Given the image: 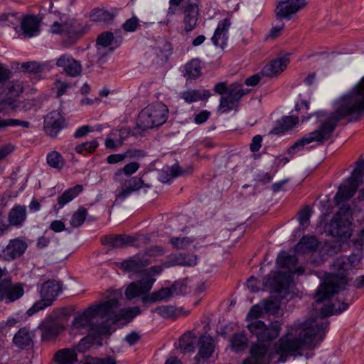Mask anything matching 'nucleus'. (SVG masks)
Segmentation results:
<instances>
[{
	"label": "nucleus",
	"mask_w": 364,
	"mask_h": 364,
	"mask_svg": "<svg viewBox=\"0 0 364 364\" xmlns=\"http://www.w3.org/2000/svg\"><path fill=\"white\" fill-rule=\"evenodd\" d=\"M335 111L331 114L325 110H318L304 115L309 110V102L302 100L300 102L296 103L295 110L301 111L300 118L302 122L315 117L316 122L320 124L317 129L306 134L292 144L289 149V154H294L300 147H304L311 142L323 144L331 138L339 121L353 114L364 113V76L353 87L350 92L335 102Z\"/></svg>",
	"instance_id": "f257e3e1"
},
{
	"label": "nucleus",
	"mask_w": 364,
	"mask_h": 364,
	"mask_svg": "<svg viewBox=\"0 0 364 364\" xmlns=\"http://www.w3.org/2000/svg\"><path fill=\"white\" fill-rule=\"evenodd\" d=\"M329 322L323 318H310L295 323L287 333L277 342L278 353H294L316 347L326 336Z\"/></svg>",
	"instance_id": "f03ea898"
},
{
	"label": "nucleus",
	"mask_w": 364,
	"mask_h": 364,
	"mask_svg": "<svg viewBox=\"0 0 364 364\" xmlns=\"http://www.w3.org/2000/svg\"><path fill=\"white\" fill-rule=\"evenodd\" d=\"M358 264V259L355 254L336 257L331 265L333 273L326 275L324 282L316 290V302L321 304L330 300L334 294L344 290L348 282L347 272Z\"/></svg>",
	"instance_id": "7ed1b4c3"
},
{
	"label": "nucleus",
	"mask_w": 364,
	"mask_h": 364,
	"mask_svg": "<svg viewBox=\"0 0 364 364\" xmlns=\"http://www.w3.org/2000/svg\"><path fill=\"white\" fill-rule=\"evenodd\" d=\"M168 107L161 102L148 105L141 110L138 116V125L142 129L158 127L168 119Z\"/></svg>",
	"instance_id": "20e7f679"
},
{
	"label": "nucleus",
	"mask_w": 364,
	"mask_h": 364,
	"mask_svg": "<svg viewBox=\"0 0 364 364\" xmlns=\"http://www.w3.org/2000/svg\"><path fill=\"white\" fill-rule=\"evenodd\" d=\"M364 176V156L361 155L355 163V167L347 178L338 186L337 193L334 196L336 203L350 200L356 193Z\"/></svg>",
	"instance_id": "39448f33"
},
{
	"label": "nucleus",
	"mask_w": 364,
	"mask_h": 364,
	"mask_svg": "<svg viewBox=\"0 0 364 364\" xmlns=\"http://www.w3.org/2000/svg\"><path fill=\"white\" fill-rule=\"evenodd\" d=\"M328 234L340 242H346L353 235L352 215L349 208L342 207L328 225Z\"/></svg>",
	"instance_id": "423d86ee"
},
{
	"label": "nucleus",
	"mask_w": 364,
	"mask_h": 364,
	"mask_svg": "<svg viewBox=\"0 0 364 364\" xmlns=\"http://www.w3.org/2000/svg\"><path fill=\"white\" fill-rule=\"evenodd\" d=\"M61 293V287L55 280H48L43 283L40 289L41 299L36 301L33 306L28 309L26 314L33 316L38 311L45 309L53 305L54 301Z\"/></svg>",
	"instance_id": "0eeeda50"
},
{
	"label": "nucleus",
	"mask_w": 364,
	"mask_h": 364,
	"mask_svg": "<svg viewBox=\"0 0 364 364\" xmlns=\"http://www.w3.org/2000/svg\"><path fill=\"white\" fill-rule=\"evenodd\" d=\"M247 329L252 336L257 338L261 342H271L276 339L281 331V324L279 321H274L267 326L261 320H255L250 322Z\"/></svg>",
	"instance_id": "6e6552de"
},
{
	"label": "nucleus",
	"mask_w": 364,
	"mask_h": 364,
	"mask_svg": "<svg viewBox=\"0 0 364 364\" xmlns=\"http://www.w3.org/2000/svg\"><path fill=\"white\" fill-rule=\"evenodd\" d=\"M292 279L293 277L288 272H272L264 279L263 285L272 293H286L289 291Z\"/></svg>",
	"instance_id": "1a4fd4ad"
},
{
	"label": "nucleus",
	"mask_w": 364,
	"mask_h": 364,
	"mask_svg": "<svg viewBox=\"0 0 364 364\" xmlns=\"http://www.w3.org/2000/svg\"><path fill=\"white\" fill-rule=\"evenodd\" d=\"M249 90L243 88V85L238 82H234L229 85V89L225 96L220 100L219 109L223 113L229 112L238 107L241 98L248 93Z\"/></svg>",
	"instance_id": "9d476101"
},
{
	"label": "nucleus",
	"mask_w": 364,
	"mask_h": 364,
	"mask_svg": "<svg viewBox=\"0 0 364 364\" xmlns=\"http://www.w3.org/2000/svg\"><path fill=\"white\" fill-rule=\"evenodd\" d=\"M24 287L23 283H14L11 278L1 279L0 281V301L11 304L18 301L24 294Z\"/></svg>",
	"instance_id": "9b49d317"
},
{
	"label": "nucleus",
	"mask_w": 364,
	"mask_h": 364,
	"mask_svg": "<svg viewBox=\"0 0 364 364\" xmlns=\"http://www.w3.org/2000/svg\"><path fill=\"white\" fill-rule=\"evenodd\" d=\"M50 32L60 34L71 43H74L83 34L84 29L77 21L70 20L63 23L55 21L50 26Z\"/></svg>",
	"instance_id": "f8f14e48"
},
{
	"label": "nucleus",
	"mask_w": 364,
	"mask_h": 364,
	"mask_svg": "<svg viewBox=\"0 0 364 364\" xmlns=\"http://www.w3.org/2000/svg\"><path fill=\"white\" fill-rule=\"evenodd\" d=\"M43 127L48 136L55 137L66 127L65 119L59 111L53 110L44 117Z\"/></svg>",
	"instance_id": "ddd939ff"
},
{
	"label": "nucleus",
	"mask_w": 364,
	"mask_h": 364,
	"mask_svg": "<svg viewBox=\"0 0 364 364\" xmlns=\"http://www.w3.org/2000/svg\"><path fill=\"white\" fill-rule=\"evenodd\" d=\"M38 328L41 331V340L47 342L55 340L63 330L59 321L52 317L46 318Z\"/></svg>",
	"instance_id": "4468645a"
},
{
	"label": "nucleus",
	"mask_w": 364,
	"mask_h": 364,
	"mask_svg": "<svg viewBox=\"0 0 364 364\" xmlns=\"http://www.w3.org/2000/svg\"><path fill=\"white\" fill-rule=\"evenodd\" d=\"M27 243L19 238L11 240L0 253V257L5 261H11L20 257L27 249Z\"/></svg>",
	"instance_id": "2eb2a0df"
},
{
	"label": "nucleus",
	"mask_w": 364,
	"mask_h": 364,
	"mask_svg": "<svg viewBox=\"0 0 364 364\" xmlns=\"http://www.w3.org/2000/svg\"><path fill=\"white\" fill-rule=\"evenodd\" d=\"M306 5V0H285L277 6V18L290 19L293 14L298 12Z\"/></svg>",
	"instance_id": "dca6fc26"
},
{
	"label": "nucleus",
	"mask_w": 364,
	"mask_h": 364,
	"mask_svg": "<svg viewBox=\"0 0 364 364\" xmlns=\"http://www.w3.org/2000/svg\"><path fill=\"white\" fill-rule=\"evenodd\" d=\"M155 279H143L129 284L125 290V296L128 299H132L146 294L152 288Z\"/></svg>",
	"instance_id": "f3484780"
},
{
	"label": "nucleus",
	"mask_w": 364,
	"mask_h": 364,
	"mask_svg": "<svg viewBox=\"0 0 364 364\" xmlns=\"http://www.w3.org/2000/svg\"><path fill=\"white\" fill-rule=\"evenodd\" d=\"M230 25V20L228 18H225L218 23L217 27L211 38V41L215 47L223 49L227 46L228 31Z\"/></svg>",
	"instance_id": "a211bd4d"
},
{
	"label": "nucleus",
	"mask_w": 364,
	"mask_h": 364,
	"mask_svg": "<svg viewBox=\"0 0 364 364\" xmlns=\"http://www.w3.org/2000/svg\"><path fill=\"white\" fill-rule=\"evenodd\" d=\"M150 263V258H146V255H141V253H139L128 259L123 260L120 263L119 267L124 272L137 273Z\"/></svg>",
	"instance_id": "6ab92c4d"
},
{
	"label": "nucleus",
	"mask_w": 364,
	"mask_h": 364,
	"mask_svg": "<svg viewBox=\"0 0 364 364\" xmlns=\"http://www.w3.org/2000/svg\"><path fill=\"white\" fill-rule=\"evenodd\" d=\"M119 306V302L115 299H109L103 303L90 306L92 309V313L96 316L100 318H107V321L112 322V317L116 314V309Z\"/></svg>",
	"instance_id": "aec40b11"
},
{
	"label": "nucleus",
	"mask_w": 364,
	"mask_h": 364,
	"mask_svg": "<svg viewBox=\"0 0 364 364\" xmlns=\"http://www.w3.org/2000/svg\"><path fill=\"white\" fill-rule=\"evenodd\" d=\"M289 54L279 56L266 65L262 70L264 76L273 77L282 73L290 62Z\"/></svg>",
	"instance_id": "412c9836"
},
{
	"label": "nucleus",
	"mask_w": 364,
	"mask_h": 364,
	"mask_svg": "<svg viewBox=\"0 0 364 364\" xmlns=\"http://www.w3.org/2000/svg\"><path fill=\"white\" fill-rule=\"evenodd\" d=\"M21 30L25 38H32L40 33L41 21L33 14L24 15L21 17Z\"/></svg>",
	"instance_id": "4be33fe9"
},
{
	"label": "nucleus",
	"mask_w": 364,
	"mask_h": 364,
	"mask_svg": "<svg viewBox=\"0 0 364 364\" xmlns=\"http://www.w3.org/2000/svg\"><path fill=\"white\" fill-rule=\"evenodd\" d=\"M142 187L151 188V186L146 184L141 178L134 176L125 180L121 186L117 198L124 200L132 193L139 191Z\"/></svg>",
	"instance_id": "5701e85b"
},
{
	"label": "nucleus",
	"mask_w": 364,
	"mask_h": 364,
	"mask_svg": "<svg viewBox=\"0 0 364 364\" xmlns=\"http://www.w3.org/2000/svg\"><path fill=\"white\" fill-rule=\"evenodd\" d=\"M183 23L184 31L191 32L196 27L198 16L199 8L198 5L193 2H187L183 9Z\"/></svg>",
	"instance_id": "b1692460"
},
{
	"label": "nucleus",
	"mask_w": 364,
	"mask_h": 364,
	"mask_svg": "<svg viewBox=\"0 0 364 364\" xmlns=\"http://www.w3.org/2000/svg\"><path fill=\"white\" fill-rule=\"evenodd\" d=\"M56 65L63 68L65 73L70 77H77L82 72L80 63L68 54L62 55L57 60Z\"/></svg>",
	"instance_id": "393cba45"
},
{
	"label": "nucleus",
	"mask_w": 364,
	"mask_h": 364,
	"mask_svg": "<svg viewBox=\"0 0 364 364\" xmlns=\"http://www.w3.org/2000/svg\"><path fill=\"white\" fill-rule=\"evenodd\" d=\"M95 318L92 309L89 306L82 312L78 313L74 317L72 326L77 330L92 331L93 329V318Z\"/></svg>",
	"instance_id": "a878e982"
},
{
	"label": "nucleus",
	"mask_w": 364,
	"mask_h": 364,
	"mask_svg": "<svg viewBox=\"0 0 364 364\" xmlns=\"http://www.w3.org/2000/svg\"><path fill=\"white\" fill-rule=\"evenodd\" d=\"M34 337V331L29 330L26 327L21 328L15 333L13 343L18 348L26 349L33 346Z\"/></svg>",
	"instance_id": "bb28decb"
},
{
	"label": "nucleus",
	"mask_w": 364,
	"mask_h": 364,
	"mask_svg": "<svg viewBox=\"0 0 364 364\" xmlns=\"http://www.w3.org/2000/svg\"><path fill=\"white\" fill-rule=\"evenodd\" d=\"M134 241L135 238L125 234L107 235L102 239V244L112 248H120L132 245Z\"/></svg>",
	"instance_id": "cd10ccee"
},
{
	"label": "nucleus",
	"mask_w": 364,
	"mask_h": 364,
	"mask_svg": "<svg viewBox=\"0 0 364 364\" xmlns=\"http://www.w3.org/2000/svg\"><path fill=\"white\" fill-rule=\"evenodd\" d=\"M181 290H178L177 284H173L170 287H163L159 291L152 292L149 296L143 297V301H149L154 303L156 301H161L166 300L170 298L173 294H180Z\"/></svg>",
	"instance_id": "c85d7f7f"
},
{
	"label": "nucleus",
	"mask_w": 364,
	"mask_h": 364,
	"mask_svg": "<svg viewBox=\"0 0 364 364\" xmlns=\"http://www.w3.org/2000/svg\"><path fill=\"white\" fill-rule=\"evenodd\" d=\"M198 352L195 357L196 360H198L199 358L206 359L213 355L215 346L214 341L211 336L206 335L200 336L198 339Z\"/></svg>",
	"instance_id": "c756f323"
},
{
	"label": "nucleus",
	"mask_w": 364,
	"mask_h": 364,
	"mask_svg": "<svg viewBox=\"0 0 364 364\" xmlns=\"http://www.w3.org/2000/svg\"><path fill=\"white\" fill-rule=\"evenodd\" d=\"M26 206L16 205L10 210L8 215V220L11 226L21 228L26 221Z\"/></svg>",
	"instance_id": "7c9ffc66"
},
{
	"label": "nucleus",
	"mask_w": 364,
	"mask_h": 364,
	"mask_svg": "<svg viewBox=\"0 0 364 364\" xmlns=\"http://www.w3.org/2000/svg\"><path fill=\"white\" fill-rule=\"evenodd\" d=\"M299 122L298 116H285L277 122L270 134L279 135L292 129Z\"/></svg>",
	"instance_id": "2f4dec72"
},
{
	"label": "nucleus",
	"mask_w": 364,
	"mask_h": 364,
	"mask_svg": "<svg viewBox=\"0 0 364 364\" xmlns=\"http://www.w3.org/2000/svg\"><path fill=\"white\" fill-rule=\"evenodd\" d=\"M348 303L339 301L333 304H325L320 309V315L322 317H328L333 314H340L348 309Z\"/></svg>",
	"instance_id": "473e14b6"
},
{
	"label": "nucleus",
	"mask_w": 364,
	"mask_h": 364,
	"mask_svg": "<svg viewBox=\"0 0 364 364\" xmlns=\"http://www.w3.org/2000/svg\"><path fill=\"white\" fill-rule=\"evenodd\" d=\"M141 310L139 306L124 308L119 311L114 315L112 318V323L115 324L118 322L124 320L127 322L131 321L135 316L139 315Z\"/></svg>",
	"instance_id": "72a5a7b5"
},
{
	"label": "nucleus",
	"mask_w": 364,
	"mask_h": 364,
	"mask_svg": "<svg viewBox=\"0 0 364 364\" xmlns=\"http://www.w3.org/2000/svg\"><path fill=\"white\" fill-rule=\"evenodd\" d=\"M210 97V93L206 90L203 92L198 90H188L181 93V97L188 104L197 101H207Z\"/></svg>",
	"instance_id": "f704fd0d"
},
{
	"label": "nucleus",
	"mask_w": 364,
	"mask_h": 364,
	"mask_svg": "<svg viewBox=\"0 0 364 364\" xmlns=\"http://www.w3.org/2000/svg\"><path fill=\"white\" fill-rule=\"evenodd\" d=\"M248 345V338L245 332L233 333L230 338V348L235 352L240 353L244 351Z\"/></svg>",
	"instance_id": "c9c22d12"
},
{
	"label": "nucleus",
	"mask_w": 364,
	"mask_h": 364,
	"mask_svg": "<svg viewBox=\"0 0 364 364\" xmlns=\"http://www.w3.org/2000/svg\"><path fill=\"white\" fill-rule=\"evenodd\" d=\"M55 360L58 364H75L77 360L76 350L73 348L60 350L55 355Z\"/></svg>",
	"instance_id": "e433bc0d"
},
{
	"label": "nucleus",
	"mask_w": 364,
	"mask_h": 364,
	"mask_svg": "<svg viewBox=\"0 0 364 364\" xmlns=\"http://www.w3.org/2000/svg\"><path fill=\"white\" fill-rule=\"evenodd\" d=\"M82 191H83V186L80 184L75 185V186L70 188L68 190L65 191L58 198V203L59 205L58 208H62L64 205H65L69 202L73 200L80 193H82Z\"/></svg>",
	"instance_id": "4c0bfd02"
},
{
	"label": "nucleus",
	"mask_w": 364,
	"mask_h": 364,
	"mask_svg": "<svg viewBox=\"0 0 364 364\" xmlns=\"http://www.w3.org/2000/svg\"><path fill=\"white\" fill-rule=\"evenodd\" d=\"M318 242L314 236H304L296 245V251L299 253L306 254L316 250Z\"/></svg>",
	"instance_id": "58836bf2"
},
{
	"label": "nucleus",
	"mask_w": 364,
	"mask_h": 364,
	"mask_svg": "<svg viewBox=\"0 0 364 364\" xmlns=\"http://www.w3.org/2000/svg\"><path fill=\"white\" fill-rule=\"evenodd\" d=\"M298 264V258L296 255H289L285 251L279 253L277 258V264L281 268L292 269Z\"/></svg>",
	"instance_id": "ea45409f"
},
{
	"label": "nucleus",
	"mask_w": 364,
	"mask_h": 364,
	"mask_svg": "<svg viewBox=\"0 0 364 364\" xmlns=\"http://www.w3.org/2000/svg\"><path fill=\"white\" fill-rule=\"evenodd\" d=\"M195 336L188 331L181 336L179 339V348L183 353L195 351Z\"/></svg>",
	"instance_id": "a19ab883"
},
{
	"label": "nucleus",
	"mask_w": 364,
	"mask_h": 364,
	"mask_svg": "<svg viewBox=\"0 0 364 364\" xmlns=\"http://www.w3.org/2000/svg\"><path fill=\"white\" fill-rule=\"evenodd\" d=\"M19 13H6L0 16V25L1 26H13L15 30L21 21Z\"/></svg>",
	"instance_id": "79ce46f5"
},
{
	"label": "nucleus",
	"mask_w": 364,
	"mask_h": 364,
	"mask_svg": "<svg viewBox=\"0 0 364 364\" xmlns=\"http://www.w3.org/2000/svg\"><path fill=\"white\" fill-rule=\"evenodd\" d=\"M98 146H99L98 141L97 139H93L90 141H86V142H83L82 144H77L75 146V150L77 154L86 156L87 154H94Z\"/></svg>",
	"instance_id": "37998d69"
},
{
	"label": "nucleus",
	"mask_w": 364,
	"mask_h": 364,
	"mask_svg": "<svg viewBox=\"0 0 364 364\" xmlns=\"http://www.w3.org/2000/svg\"><path fill=\"white\" fill-rule=\"evenodd\" d=\"M173 266H194L197 263V258L196 256H188L185 254H179L175 255L171 260Z\"/></svg>",
	"instance_id": "c03bdc74"
},
{
	"label": "nucleus",
	"mask_w": 364,
	"mask_h": 364,
	"mask_svg": "<svg viewBox=\"0 0 364 364\" xmlns=\"http://www.w3.org/2000/svg\"><path fill=\"white\" fill-rule=\"evenodd\" d=\"M186 75L191 79H196L201 75L200 63L197 59L188 62L185 67Z\"/></svg>",
	"instance_id": "a18cd8bd"
},
{
	"label": "nucleus",
	"mask_w": 364,
	"mask_h": 364,
	"mask_svg": "<svg viewBox=\"0 0 364 364\" xmlns=\"http://www.w3.org/2000/svg\"><path fill=\"white\" fill-rule=\"evenodd\" d=\"M154 312L165 318H176L180 314L179 310L172 305H163L157 306Z\"/></svg>",
	"instance_id": "49530a36"
},
{
	"label": "nucleus",
	"mask_w": 364,
	"mask_h": 364,
	"mask_svg": "<svg viewBox=\"0 0 364 364\" xmlns=\"http://www.w3.org/2000/svg\"><path fill=\"white\" fill-rule=\"evenodd\" d=\"M48 164L54 168L61 170L64 166L65 161L61 154L55 151L48 154L46 157Z\"/></svg>",
	"instance_id": "de8ad7c7"
},
{
	"label": "nucleus",
	"mask_w": 364,
	"mask_h": 364,
	"mask_svg": "<svg viewBox=\"0 0 364 364\" xmlns=\"http://www.w3.org/2000/svg\"><path fill=\"white\" fill-rule=\"evenodd\" d=\"M268 348L264 344L259 343H255L252 345L250 353L251 355L252 359L253 360H259L261 361L267 354Z\"/></svg>",
	"instance_id": "09e8293b"
},
{
	"label": "nucleus",
	"mask_w": 364,
	"mask_h": 364,
	"mask_svg": "<svg viewBox=\"0 0 364 364\" xmlns=\"http://www.w3.org/2000/svg\"><path fill=\"white\" fill-rule=\"evenodd\" d=\"M87 210L85 208L81 207L75 211L71 217L70 224L73 228L81 226L85 220Z\"/></svg>",
	"instance_id": "8fccbe9b"
},
{
	"label": "nucleus",
	"mask_w": 364,
	"mask_h": 364,
	"mask_svg": "<svg viewBox=\"0 0 364 364\" xmlns=\"http://www.w3.org/2000/svg\"><path fill=\"white\" fill-rule=\"evenodd\" d=\"M18 126H21L23 128H28L30 127V122L18 119H4L0 117V130H5L8 127Z\"/></svg>",
	"instance_id": "3c124183"
},
{
	"label": "nucleus",
	"mask_w": 364,
	"mask_h": 364,
	"mask_svg": "<svg viewBox=\"0 0 364 364\" xmlns=\"http://www.w3.org/2000/svg\"><path fill=\"white\" fill-rule=\"evenodd\" d=\"M139 164L137 162H131L126 164L122 168L119 169L114 176V178L115 181L119 180V176L122 174H124L126 176H130L134 173H136L139 168Z\"/></svg>",
	"instance_id": "603ef678"
},
{
	"label": "nucleus",
	"mask_w": 364,
	"mask_h": 364,
	"mask_svg": "<svg viewBox=\"0 0 364 364\" xmlns=\"http://www.w3.org/2000/svg\"><path fill=\"white\" fill-rule=\"evenodd\" d=\"M95 342V336L89 335L82 338L73 349L76 350V353H85L91 348Z\"/></svg>",
	"instance_id": "864d4df0"
},
{
	"label": "nucleus",
	"mask_w": 364,
	"mask_h": 364,
	"mask_svg": "<svg viewBox=\"0 0 364 364\" xmlns=\"http://www.w3.org/2000/svg\"><path fill=\"white\" fill-rule=\"evenodd\" d=\"M181 174H183V171L180 166L177 164H173L171 167L168 168L167 172L166 173H164L161 175V181L168 182L173 178L179 176Z\"/></svg>",
	"instance_id": "5fc2aeb1"
},
{
	"label": "nucleus",
	"mask_w": 364,
	"mask_h": 364,
	"mask_svg": "<svg viewBox=\"0 0 364 364\" xmlns=\"http://www.w3.org/2000/svg\"><path fill=\"white\" fill-rule=\"evenodd\" d=\"M194 242L193 237H172L170 239V243L174 248L184 249Z\"/></svg>",
	"instance_id": "6e6d98bb"
},
{
	"label": "nucleus",
	"mask_w": 364,
	"mask_h": 364,
	"mask_svg": "<svg viewBox=\"0 0 364 364\" xmlns=\"http://www.w3.org/2000/svg\"><path fill=\"white\" fill-rule=\"evenodd\" d=\"M43 65L36 61H28L21 65L20 69L30 73L38 74L43 71Z\"/></svg>",
	"instance_id": "4d7b16f0"
},
{
	"label": "nucleus",
	"mask_w": 364,
	"mask_h": 364,
	"mask_svg": "<svg viewBox=\"0 0 364 364\" xmlns=\"http://www.w3.org/2000/svg\"><path fill=\"white\" fill-rule=\"evenodd\" d=\"M23 92L22 82L19 80H13L9 82L7 87V95L14 97H18Z\"/></svg>",
	"instance_id": "13d9d810"
},
{
	"label": "nucleus",
	"mask_w": 364,
	"mask_h": 364,
	"mask_svg": "<svg viewBox=\"0 0 364 364\" xmlns=\"http://www.w3.org/2000/svg\"><path fill=\"white\" fill-rule=\"evenodd\" d=\"M139 22V19L136 16H133L125 21L122 28L125 32L133 33L140 27Z\"/></svg>",
	"instance_id": "bf43d9fd"
},
{
	"label": "nucleus",
	"mask_w": 364,
	"mask_h": 364,
	"mask_svg": "<svg viewBox=\"0 0 364 364\" xmlns=\"http://www.w3.org/2000/svg\"><path fill=\"white\" fill-rule=\"evenodd\" d=\"M114 41V34L110 31H105L102 33L97 38V44L103 48L108 47Z\"/></svg>",
	"instance_id": "052dcab7"
},
{
	"label": "nucleus",
	"mask_w": 364,
	"mask_h": 364,
	"mask_svg": "<svg viewBox=\"0 0 364 364\" xmlns=\"http://www.w3.org/2000/svg\"><path fill=\"white\" fill-rule=\"evenodd\" d=\"M99 336L109 335L111 333V326L107 322H102L100 324H95L93 323V329Z\"/></svg>",
	"instance_id": "680f3d73"
},
{
	"label": "nucleus",
	"mask_w": 364,
	"mask_h": 364,
	"mask_svg": "<svg viewBox=\"0 0 364 364\" xmlns=\"http://www.w3.org/2000/svg\"><path fill=\"white\" fill-rule=\"evenodd\" d=\"M125 159H141L146 156V153L141 149H129L127 151L124 152Z\"/></svg>",
	"instance_id": "e2e57ef3"
},
{
	"label": "nucleus",
	"mask_w": 364,
	"mask_h": 364,
	"mask_svg": "<svg viewBox=\"0 0 364 364\" xmlns=\"http://www.w3.org/2000/svg\"><path fill=\"white\" fill-rule=\"evenodd\" d=\"M12 76V72L7 66L0 62V84L8 81Z\"/></svg>",
	"instance_id": "0e129e2a"
},
{
	"label": "nucleus",
	"mask_w": 364,
	"mask_h": 364,
	"mask_svg": "<svg viewBox=\"0 0 364 364\" xmlns=\"http://www.w3.org/2000/svg\"><path fill=\"white\" fill-rule=\"evenodd\" d=\"M264 313L263 306L256 304L252 306L249 313L247 315V318H258L262 316Z\"/></svg>",
	"instance_id": "69168bd1"
},
{
	"label": "nucleus",
	"mask_w": 364,
	"mask_h": 364,
	"mask_svg": "<svg viewBox=\"0 0 364 364\" xmlns=\"http://www.w3.org/2000/svg\"><path fill=\"white\" fill-rule=\"evenodd\" d=\"M310 217L311 210L309 207L306 206L304 208H303L299 213L298 220L299 221L300 225H306L309 221Z\"/></svg>",
	"instance_id": "338daca9"
},
{
	"label": "nucleus",
	"mask_w": 364,
	"mask_h": 364,
	"mask_svg": "<svg viewBox=\"0 0 364 364\" xmlns=\"http://www.w3.org/2000/svg\"><path fill=\"white\" fill-rule=\"evenodd\" d=\"M16 149L15 145L9 143L0 148V162L12 154Z\"/></svg>",
	"instance_id": "774afa93"
}]
</instances>
